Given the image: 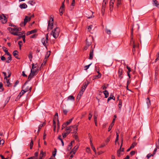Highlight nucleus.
I'll return each instance as SVG.
<instances>
[{
	"mask_svg": "<svg viewBox=\"0 0 159 159\" xmlns=\"http://www.w3.org/2000/svg\"><path fill=\"white\" fill-rule=\"evenodd\" d=\"M60 30L59 28L56 27L52 30L51 34H52V36L55 39L57 38L59 36Z\"/></svg>",
	"mask_w": 159,
	"mask_h": 159,
	"instance_id": "obj_1",
	"label": "nucleus"
},
{
	"mask_svg": "<svg viewBox=\"0 0 159 159\" xmlns=\"http://www.w3.org/2000/svg\"><path fill=\"white\" fill-rule=\"evenodd\" d=\"M37 73L38 72L36 69L35 70H31L30 73L28 77V81L30 80L32 78L37 75Z\"/></svg>",
	"mask_w": 159,
	"mask_h": 159,
	"instance_id": "obj_2",
	"label": "nucleus"
},
{
	"mask_svg": "<svg viewBox=\"0 0 159 159\" xmlns=\"http://www.w3.org/2000/svg\"><path fill=\"white\" fill-rule=\"evenodd\" d=\"M7 30L10 32H11V31H16L18 32L19 31H20L21 30V28L20 27H15L14 28H13L11 27H8L7 28Z\"/></svg>",
	"mask_w": 159,
	"mask_h": 159,
	"instance_id": "obj_3",
	"label": "nucleus"
},
{
	"mask_svg": "<svg viewBox=\"0 0 159 159\" xmlns=\"http://www.w3.org/2000/svg\"><path fill=\"white\" fill-rule=\"evenodd\" d=\"M30 18H29V17H28L27 16H25V19L24 20V22H22L20 24V25L21 26H22V25L23 24H24V26H25L26 25V23L30 21Z\"/></svg>",
	"mask_w": 159,
	"mask_h": 159,
	"instance_id": "obj_4",
	"label": "nucleus"
},
{
	"mask_svg": "<svg viewBox=\"0 0 159 159\" xmlns=\"http://www.w3.org/2000/svg\"><path fill=\"white\" fill-rule=\"evenodd\" d=\"M7 17L4 14L0 16V20H1V21L3 24L6 23L7 21Z\"/></svg>",
	"mask_w": 159,
	"mask_h": 159,
	"instance_id": "obj_5",
	"label": "nucleus"
},
{
	"mask_svg": "<svg viewBox=\"0 0 159 159\" xmlns=\"http://www.w3.org/2000/svg\"><path fill=\"white\" fill-rule=\"evenodd\" d=\"M123 70L122 69L120 68H119L118 70V77L120 80L123 77L122 76L123 74Z\"/></svg>",
	"mask_w": 159,
	"mask_h": 159,
	"instance_id": "obj_6",
	"label": "nucleus"
},
{
	"mask_svg": "<svg viewBox=\"0 0 159 159\" xmlns=\"http://www.w3.org/2000/svg\"><path fill=\"white\" fill-rule=\"evenodd\" d=\"M27 91L28 89H25L24 90H22L21 92L19 93L18 96L16 98V99H19Z\"/></svg>",
	"mask_w": 159,
	"mask_h": 159,
	"instance_id": "obj_7",
	"label": "nucleus"
},
{
	"mask_svg": "<svg viewBox=\"0 0 159 159\" xmlns=\"http://www.w3.org/2000/svg\"><path fill=\"white\" fill-rule=\"evenodd\" d=\"M11 33L14 35H16V36H20L21 35L23 34H25V32L23 31L22 32H11Z\"/></svg>",
	"mask_w": 159,
	"mask_h": 159,
	"instance_id": "obj_8",
	"label": "nucleus"
},
{
	"mask_svg": "<svg viewBox=\"0 0 159 159\" xmlns=\"http://www.w3.org/2000/svg\"><path fill=\"white\" fill-rule=\"evenodd\" d=\"M53 22H51V21H48V31L49 30H50L52 29L53 28Z\"/></svg>",
	"mask_w": 159,
	"mask_h": 159,
	"instance_id": "obj_9",
	"label": "nucleus"
},
{
	"mask_svg": "<svg viewBox=\"0 0 159 159\" xmlns=\"http://www.w3.org/2000/svg\"><path fill=\"white\" fill-rule=\"evenodd\" d=\"M93 37H91L90 38H87L86 39V44L88 47H89L92 44V42L90 41L91 39H93Z\"/></svg>",
	"mask_w": 159,
	"mask_h": 159,
	"instance_id": "obj_10",
	"label": "nucleus"
},
{
	"mask_svg": "<svg viewBox=\"0 0 159 159\" xmlns=\"http://www.w3.org/2000/svg\"><path fill=\"white\" fill-rule=\"evenodd\" d=\"M91 49L89 53V59L90 60H92L93 58V49L92 48V46L91 47Z\"/></svg>",
	"mask_w": 159,
	"mask_h": 159,
	"instance_id": "obj_11",
	"label": "nucleus"
},
{
	"mask_svg": "<svg viewBox=\"0 0 159 159\" xmlns=\"http://www.w3.org/2000/svg\"><path fill=\"white\" fill-rule=\"evenodd\" d=\"M4 83H6V85L8 87L11 86V84L9 82V80L7 79L4 80Z\"/></svg>",
	"mask_w": 159,
	"mask_h": 159,
	"instance_id": "obj_12",
	"label": "nucleus"
},
{
	"mask_svg": "<svg viewBox=\"0 0 159 159\" xmlns=\"http://www.w3.org/2000/svg\"><path fill=\"white\" fill-rule=\"evenodd\" d=\"M115 121V119H113L112 121L110 124V125L109 126L108 128V132L110 131L111 130V129L112 126H113L114 125V123Z\"/></svg>",
	"mask_w": 159,
	"mask_h": 159,
	"instance_id": "obj_13",
	"label": "nucleus"
},
{
	"mask_svg": "<svg viewBox=\"0 0 159 159\" xmlns=\"http://www.w3.org/2000/svg\"><path fill=\"white\" fill-rule=\"evenodd\" d=\"M130 43L131 44L133 43V44L134 43V41L133 38V29H132L131 32V35L130 36Z\"/></svg>",
	"mask_w": 159,
	"mask_h": 159,
	"instance_id": "obj_14",
	"label": "nucleus"
},
{
	"mask_svg": "<svg viewBox=\"0 0 159 159\" xmlns=\"http://www.w3.org/2000/svg\"><path fill=\"white\" fill-rule=\"evenodd\" d=\"M37 31V30L36 29H34L33 30L28 31L26 33V35H28L30 34L34 33L36 32Z\"/></svg>",
	"mask_w": 159,
	"mask_h": 159,
	"instance_id": "obj_15",
	"label": "nucleus"
},
{
	"mask_svg": "<svg viewBox=\"0 0 159 159\" xmlns=\"http://www.w3.org/2000/svg\"><path fill=\"white\" fill-rule=\"evenodd\" d=\"M79 144H77L73 148L72 150V152H73V153L74 154H75L76 152V150L79 147Z\"/></svg>",
	"mask_w": 159,
	"mask_h": 159,
	"instance_id": "obj_16",
	"label": "nucleus"
},
{
	"mask_svg": "<svg viewBox=\"0 0 159 159\" xmlns=\"http://www.w3.org/2000/svg\"><path fill=\"white\" fill-rule=\"evenodd\" d=\"M158 67H156V70L155 71V80H157L158 78L157 76H158Z\"/></svg>",
	"mask_w": 159,
	"mask_h": 159,
	"instance_id": "obj_17",
	"label": "nucleus"
},
{
	"mask_svg": "<svg viewBox=\"0 0 159 159\" xmlns=\"http://www.w3.org/2000/svg\"><path fill=\"white\" fill-rule=\"evenodd\" d=\"M45 155L46 153L43 152L42 150H41L40 154L39 159H42L43 156H45Z\"/></svg>",
	"mask_w": 159,
	"mask_h": 159,
	"instance_id": "obj_18",
	"label": "nucleus"
},
{
	"mask_svg": "<svg viewBox=\"0 0 159 159\" xmlns=\"http://www.w3.org/2000/svg\"><path fill=\"white\" fill-rule=\"evenodd\" d=\"M107 2V1H105V0H103V2L102 4V10L105 11V8L106 7V2Z\"/></svg>",
	"mask_w": 159,
	"mask_h": 159,
	"instance_id": "obj_19",
	"label": "nucleus"
},
{
	"mask_svg": "<svg viewBox=\"0 0 159 159\" xmlns=\"http://www.w3.org/2000/svg\"><path fill=\"white\" fill-rule=\"evenodd\" d=\"M21 9H25L27 7V5L25 3H24L22 4H20L19 5Z\"/></svg>",
	"mask_w": 159,
	"mask_h": 159,
	"instance_id": "obj_20",
	"label": "nucleus"
},
{
	"mask_svg": "<svg viewBox=\"0 0 159 159\" xmlns=\"http://www.w3.org/2000/svg\"><path fill=\"white\" fill-rule=\"evenodd\" d=\"M75 143V141L73 140L71 141V142L70 143L69 145L68 146V150L69 151L72 148V143Z\"/></svg>",
	"mask_w": 159,
	"mask_h": 159,
	"instance_id": "obj_21",
	"label": "nucleus"
},
{
	"mask_svg": "<svg viewBox=\"0 0 159 159\" xmlns=\"http://www.w3.org/2000/svg\"><path fill=\"white\" fill-rule=\"evenodd\" d=\"M2 48L3 51L5 52L7 55H10V54L8 52V50H7V48L5 47H3Z\"/></svg>",
	"mask_w": 159,
	"mask_h": 159,
	"instance_id": "obj_22",
	"label": "nucleus"
},
{
	"mask_svg": "<svg viewBox=\"0 0 159 159\" xmlns=\"http://www.w3.org/2000/svg\"><path fill=\"white\" fill-rule=\"evenodd\" d=\"M114 2H110L109 3L110 11H111L113 10V4Z\"/></svg>",
	"mask_w": 159,
	"mask_h": 159,
	"instance_id": "obj_23",
	"label": "nucleus"
},
{
	"mask_svg": "<svg viewBox=\"0 0 159 159\" xmlns=\"http://www.w3.org/2000/svg\"><path fill=\"white\" fill-rule=\"evenodd\" d=\"M75 126H70L67 127H66V132H69V133H70V131L71 130V127L74 128Z\"/></svg>",
	"mask_w": 159,
	"mask_h": 159,
	"instance_id": "obj_24",
	"label": "nucleus"
},
{
	"mask_svg": "<svg viewBox=\"0 0 159 159\" xmlns=\"http://www.w3.org/2000/svg\"><path fill=\"white\" fill-rule=\"evenodd\" d=\"M156 148L154 149V150L153 152V153H152L154 155L156 154V153L157 152V148L159 149V145H157L156 143Z\"/></svg>",
	"mask_w": 159,
	"mask_h": 159,
	"instance_id": "obj_25",
	"label": "nucleus"
},
{
	"mask_svg": "<svg viewBox=\"0 0 159 159\" xmlns=\"http://www.w3.org/2000/svg\"><path fill=\"white\" fill-rule=\"evenodd\" d=\"M103 93L105 95V98H107L109 96V93L108 91L107 90H105V91H104L103 92Z\"/></svg>",
	"mask_w": 159,
	"mask_h": 159,
	"instance_id": "obj_26",
	"label": "nucleus"
},
{
	"mask_svg": "<svg viewBox=\"0 0 159 159\" xmlns=\"http://www.w3.org/2000/svg\"><path fill=\"white\" fill-rule=\"evenodd\" d=\"M146 103L148 107V108L151 104L150 101L148 97L146 99Z\"/></svg>",
	"mask_w": 159,
	"mask_h": 159,
	"instance_id": "obj_27",
	"label": "nucleus"
},
{
	"mask_svg": "<svg viewBox=\"0 0 159 159\" xmlns=\"http://www.w3.org/2000/svg\"><path fill=\"white\" fill-rule=\"evenodd\" d=\"M9 57H8L7 58V60L6 61V62L7 63H9L11 61V55L10 54V55H8Z\"/></svg>",
	"mask_w": 159,
	"mask_h": 159,
	"instance_id": "obj_28",
	"label": "nucleus"
},
{
	"mask_svg": "<svg viewBox=\"0 0 159 159\" xmlns=\"http://www.w3.org/2000/svg\"><path fill=\"white\" fill-rule=\"evenodd\" d=\"M153 2V4L157 7H159V4L158 3V2L157 0H152Z\"/></svg>",
	"mask_w": 159,
	"mask_h": 159,
	"instance_id": "obj_29",
	"label": "nucleus"
},
{
	"mask_svg": "<svg viewBox=\"0 0 159 159\" xmlns=\"http://www.w3.org/2000/svg\"><path fill=\"white\" fill-rule=\"evenodd\" d=\"M111 99H113V100H115V98L114 96H112V95H111L107 99V102H108Z\"/></svg>",
	"mask_w": 159,
	"mask_h": 159,
	"instance_id": "obj_30",
	"label": "nucleus"
},
{
	"mask_svg": "<svg viewBox=\"0 0 159 159\" xmlns=\"http://www.w3.org/2000/svg\"><path fill=\"white\" fill-rule=\"evenodd\" d=\"M69 134V132L67 131L65 133H62V135L63 138H65Z\"/></svg>",
	"mask_w": 159,
	"mask_h": 159,
	"instance_id": "obj_31",
	"label": "nucleus"
},
{
	"mask_svg": "<svg viewBox=\"0 0 159 159\" xmlns=\"http://www.w3.org/2000/svg\"><path fill=\"white\" fill-rule=\"evenodd\" d=\"M30 60V61H32V59L33 57L32 56V53L31 51H30L29 52V54L28 56Z\"/></svg>",
	"mask_w": 159,
	"mask_h": 159,
	"instance_id": "obj_32",
	"label": "nucleus"
},
{
	"mask_svg": "<svg viewBox=\"0 0 159 159\" xmlns=\"http://www.w3.org/2000/svg\"><path fill=\"white\" fill-rule=\"evenodd\" d=\"M67 100H70L74 101L75 100V97L72 95H70L68 98Z\"/></svg>",
	"mask_w": 159,
	"mask_h": 159,
	"instance_id": "obj_33",
	"label": "nucleus"
},
{
	"mask_svg": "<svg viewBox=\"0 0 159 159\" xmlns=\"http://www.w3.org/2000/svg\"><path fill=\"white\" fill-rule=\"evenodd\" d=\"M73 119V118H72L70 119L68 121L65 123L67 125H69L72 121Z\"/></svg>",
	"mask_w": 159,
	"mask_h": 159,
	"instance_id": "obj_34",
	"label": "nucleus"
},
{
	"mask_svg": "<svg viewBox=\"0 0 159 159\" xmlns=\"http://www.w3.org/2000/svg\"><path fill=\"white\" fill-rule=\"evenodd\" d=\"M18 52L17 50L14 51L13 52V55L15 57H16V56L17 55L18 56Z\"/></svg>",
	"mask_w": 159,
	"mask_h": 159,
	"instance_id": "obj_35",
	"label": "nucleus"
},
{
	"mask_svg": "<svg viewBox=\"0 0 159 159\" xmlns=\"http://www.w3.org/2000/svg\"><path fill=\"white\" fill-rule=\"evenodd\" d=\"M121 148V147H120V148L117 151V155L118 157H120V156Z\"/></svg>",
	"mask_w": 159,
	"mask_h": 159,
	"instance_id": "obj_36",
	"label": "nucleus"
},
{
	"mask_svg": "<svg viewBox=\"0 0 159 159\" xmlns=\"http://www.w3.org/2000/svg\"><path fill=\"white\" fill-rule=\"evenodd\" d=\"M43 126V124H40L38 127V133H39L40 130V129H41V128Z\"/></svg>",
	"mask_w": 159,
	"mask_h": 159,
	"instance_id": "obj_37",
	"label": "nucleus"
},
{
	"mask_svg": "<svg viewBox=\"0 0 159 159\" xmlns=\"http://www.w3.org/2000/svg\"><path fill=\"white\" fill-rule=\"evenodd\" d=\"M33 145V141L32 139L31 140V142L30 143V148L31 149L32 148V147Z\"/></svg>",
	"mask_w": 159,
	"mask_h": 159,
	"instance_id": "obj_38",
	"label": "nucleus"
},
{
	"mask_svg": "<svg viewBox=\"0 0 159 159\" xmlns=\"http://www.w3.org/2000/svg\"><path fill=\"white\" fill-rule=\"evenodd\" d=\"M64 11V9L63 8H60L59 9V11L60 13V15L61 16L63 14V11Z\"/></svg>",
	"mask_w": 159,
	"mask_h": 159,
	"instance_id": "obj_39",
	"label": "nucleus"
},
{
	"mask_svg": "<svg viewBox=\"0 0 159 159\" xmlns=\"http://www.w3.org/2000/svg\"><path fill=\"white\" fill-rule=\"evenodd\" d=\"M89 84V82H88L87 83L85 82L83 84V86L84 88L85 89Z\"/></svg>",
	"mask_w": 159,
	"mask_h": 159,
	"instance_id": "obj_40",
	"label": "nucleus"
},
{
	"mask_svg": "<svg viewBox=\"0 0 159 159\" xmlns=\"http://www.w3.org/2000/svg\"><path fill=\"white\" fill-rule=\"evenodd\" d=\"M116 138L115 141V144H116V142H117L118 140V139H119V134H118V133H117V132H116Z\"/></svg>",
	"mask_w": 159,
	"mask_h": 159,
	"instance_id": "obj_41",
	"label": "nucleus"
},
{
	"mask_svg": "<svg viewBox=\"0 0 159 159\" xmlns=\"http://www.w3.org/2000/svg\"><path fill=\"white\" fill-rule=\"evenodd\" d=\"M106 32L108 34H111V31L107 29H106L105 30Z\"/></svg>",
	"mask_w": 159,
	"mask_h": 159,
	"instance_id": "obj_42",
	"label": "nucleus"
},
{
	"mask_svg": "<svg viewBox=\"0 0 159 159\" xmlns=\"http://www.w3.org/2000/svg\"><path fill=\"white\" fill-rule=\"evenodd\" d=\"M101 74L100 73H99L98 75H96L95 76V79L99 78L101 77Z\"/></svg>",
	"mask_w": 159,
	"mask_h": 159,
	"instance_id": "obj_43",
	"label": "nucleus"
},
{
	"mask_svg": "<svg viewBox=\"0 0 159 159\" xmlns=\"http://www.w3.org/2000/svg\"><path fill=\"white\" fill-rule=\"evenodd\" d=\"M156 56L157 57L155 60V62H156L157 60H159V52H157Z\"/></svg>",
	"mask_w": 159,
	"mask_h": 159,
	"instance_id": "obj_44",
	"label": "nucleus"
},
{
	"mask_svg": "<svg viewBox=\"0 0 159 159\" xmlns=\"http://www.w3.org/2000/svg\"><path fill=\"white\" fill-rule=\"evenodd\" d=\"M54 16H51L50 20L49 21H51V22H53L54 20Z\"/></svg>",
	"mask_w": 159,
	"mask_h": 159,
	"instance_id": "obj_45",
	"label": "nucleus"
},
{
	"mask_svg": "<svg viewBox=\"0 0 159 159\" xmlns=\"http://www.w3.org/2000/svg\"><path fill=\"white\" fill-rule=\"evenodd\" d=\"M2 73L4 75V80H5V79H7V76L6 73L4 72H3Z\"/></svg>",
	"mask_w": 159,
	"mask_h": 159,
	"instance_id": "obj_46",
	"label": "nucleus"
},
{
	"mask_svg": "<svg viewBox=\"0 0 159 159\" xmlns=\"http://www.w3.org/2000/svg\"><path fill=\"white\" fill-rule=\"evenodd\" d=\"M0 89H1L2 91L4 90V88L3 87V84L2 82H0Z\"/></svg>",
	"mask_w": 159,
	"mask_h": 159,
	"instance_id": "obj_47",
	"label": "nucleus"
},
{
	"mask_svg": "<svg viewBox=\"0 0 159 159\" xmlns=\"http://www.w3.org/2000/svg\"><path fill=\"white\" fill-rule=\"evenodd\" d=\"M111 136H109L107 139L106 140L105 142L107 143H108V142L110 141V139H111Z\"/></svg>",
	"mask_w": 159,
	"mask_h": 159,
	"instance_id": "obj_48",
	"label": "nucleus"
},
{
	"mask_svg": "<svg viewBox=\"0 0 159 159\" xmlns=\"http://www.w3.org/2000/svg\"><path fill=\"white\" fill-rule=\"evenodd\" d=\"M7 73L8 74V75L7 76V78H9V77H10L11 75V72L10 70H7Z\"/></svg>",
	"mask_w": 159,
	"mask_h": 159,
	"instance_id": "obj_49",
	"label": "nucleus"
},
{
	"mask_svg": "<svg viewBox=\"0 0 159 159\" xmlns=\"http://www.w3.org/2000/svg\"><path fill=\"white\" fill-rule=\"evenodd\" d=\"M154 155L153 154H148L147 155V157L148 159H149V158H150L152 156H153Z\"/></svg>",
	"mask_w": 159,
	"mask_h": 159,
	"instance_id": "obj_50",
	"label": "nucleus"
},
{
	"mask_svg": "<svg viewBox=\"0 0 159 159\" xmlns=\"http://www.w3.org/2000/svg\"><path fill=\"white\" fill-rule=\"evenodd\" d=\"M92 63L88 65L85 66L84 67V70H87L89 67V66L91 65Z\"/></svg>",
	"mask_w": 159,
	"mask_h": 159,
	"instance_id": "obj_51",
	"label": "nucleus"
},
{
	"mask_svg": "<svg viewBox=\"0 0 159 159\" xmlns=\"http://www.w3.org/2000/svg\"><path fill=\"white\" fill-rule=\"evenodd\" d=\"M67 126V125L66 124V123H64L62 125L61 129H64Z\"/></svg>",
	"mask_w": 159,
	"mask_h": 159,
	"instance_id": "obj_52",
	"label": "nucleus"
},
{
	"mask_svg": "<svg viewBox=\"0 0 159 159\" xmlns=\"http://www.w3.org/2000/svg\"><path fill=\"white\" fill-rule=\"evenodd\" d=\"M121 4V0H117V6L118 7L119 5Z\"/></svg>",
	"mask_w": 159,
	"mask_h": 159,
	"instance_id": "obj_53",
	"label": "nucleus"
},
{
	"mask_svg": "<svg viewBox=\"0 0 159 159\" xmlns=\"http://www.w3.org/2000/svg\"><path fill=\"white\" fill-rule=\"evenodd\" d=\"M136 145V143H133L130 146V148H131L132 149Z\"/></svg>",
	"mask_w": 159,
	"mask_h": 159,
	"instance_id": "obj_54",
	"label": "nucleus"
},
{
	"mask_svg": "<svg viewBox=\"0 0 159 159\" xmlns=\"http://www.w3.org/2000/svg\"><path fill=\"white\" fill-rule=\"evenodd\" d=\"M37 35L36 34H34L30 37V38H35L37 36Z\"/></svg>",
	"mask_w": 159,
	"mask_h": 159,
	"instance_id": "obj_55",
	"label": "nucleus"
},
{
	"mask_svg": "<svg viewBox=\"0 0 159 159\" xmlns=\"http://www.w3.org/2000/svg\"><path fill=\"white\" fill-rule=\"evenodd\" d=\"M135 153V151H132L130 152V154L131 156H132L134 155Z\"/></svg>",
	"mask_w": 159,
	"mask_h": 159,
	"instance_id": "obj_56",
	"label": "nucleus"
},
{
	"mask_svg": "<svg viewBox=\"0 0 159 159\" xmlns=\"http://www.w3.org/2000/svg\"><path fill=\"white\" fill-rule=\"evenodd\" d=\"M19 81L18 80H17L15 83L14 85V87H15L16 85L19 83Z\"/></svg>",
	"mask_w": 159,
	"mask_h": 159,
	"instance_id": "obj_57",
	"label": "nucleus"
},
{
	"mask_svg": "<svg viewBox=\"0 0 159 159\" xmlns=\"http://www.w3.org/2000/svg\"><path fill=\"white\" fill-rule=\"evenodd\" d=\"M122 106V102L121 100L119 101V108H121Z\"/></svg>",
	"mask_w": 159,
	"mask_h": 159,
	"instance_id": "obj_58",
	"label": "nucleus"
},
{
	"mask_svg": "<svg viewBox=\"0 0 159 159\" xmlns=\"http://www.w3.org/2000/svg\"><path fill=\"white\" fill-rule=\"evenodd\" d=\"M92 116H93V115L91 113H89V118H88L89 120H90L91 119L92 117Z\"/></svg>",
	"mask_w": 159,
	"mask_h": 159,
	"instance_id": "obj_59",
	"label": "nucleus"
},
{
	"mask_svg": "<svg viewBox=\"0 0 159 159\" xmlns=\"http://www.w3.org/2000/svg\"><path fill=\"white\" fill-rule=\"evenodd\" d=\"M63 111L64 115H66L67 113L68 112V111L66 109H63Z\"/></svg>",
	"mask_w": 159,
	"mask_h": 159,
	"instance_id": "obj_60",
	"label": "nucleus"
},
{
	"mask_svg": "<svg viewBox=\"0 0 159 159\" xmlns=\"http://www.w3.org/2000/svg\"><path fill=\"white\" fill-rule=\"evenodd\" d=\"M126 68L128 70V71L127 72H130V71H131V69L128 66H127Z\"/></svg>",
	"mask_w": 159,
	"mask_h": 159,
	"instance_id": "obj_61",
	"label": "nucleus"
},
{
	"mask_svg": "<svg viewBox=\"0 0 159 159\" xmlns=\"http://www.w3.org/2000/svg\"><path fill=\"white\" fill-rule=\"evenodd\" d=\"M47 61V59H44V60H43V62L42 64V65H41V66H42V65H43V64H44V65L45 64H46V63Z\"/></svg>",
	"mask_w": 159,
	"mask_h": 159,
	"instance_id": "obj_62",
	"label": "nucleus"
},
{
	"mask_svg": "<svg viewBox=\"0 0 159 159\" xmlns=\"http://www.w3.org/2000/svg\"><path fill=\"white\" fill-rule=\"evenodd\" d=\"M25 89H28V91L29 90L30 91H31V89H32L31 87H29L28 86L26 87Z\"/></svg>",
	"mask_w": 159,
	"mask_h": 159,
	"instance_id": "obj_63",
	"label": "nucleus"
},
{
	"mask_svg": "<svg viewBox=\"0 0 159 159\" xmlns=\"http://www.w3.org/2000/svg\"><path fill=\"white\" fill-rule=\"evenodd\" d=\"M1 60L2 61H4L6 60V58L4 56H2L1 57Z\"/></svg>",
	"mask_w": 159,
	"mask_h": 159,
	"instance_id": "obj_64",
	"label": "nucleus"
}]
</instances>
